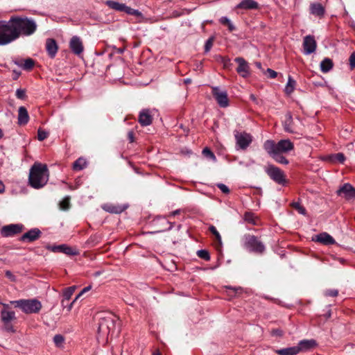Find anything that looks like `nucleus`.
I'll list each match as a JSON object with an SVG mask.
<instances>
[{
  "label": "nucleus",
  "instance_id": "f257e3e1",
  "mask_svg": "<svg viewBox=\"0 0 355 355\" xmlns=\"http://www.w3.org/2000/svg\"><path fill=\"white\" fill-rule=\"evenodd\" d=\"M49 178V171L47 166L36 162L30 169L28 183L31 187L39 189L46 184Z\"/></svg>",
  "mask_w": 355,
  "mask_h": 355
},
{
  "label": "nucleus",
  "instance_id": "f03ea898",
  "mask_svg": "<svg viewBox=\"0 0 355 355\" xmlns=\"http://www.w3.org/2000/svg\"><path fill=\"white\" fill-rule=\"evenodd\" d=\"M98 317V333L107 338L109 336H112L114 333L116 322H119V319L115 314L109 311L99 313Z\"/></svg>",
  "mask_w": 355,
  "mask_h": 355
},
{
  "label": "nucleus",
  "instance_id": "7ed1b4c3",
  "mask_svg": "<svg viewBox=\"0 0 355 355\" xmlns=\"http://www.w3.org/2000/svg\"><path fill=\"white\" fill-rule=\"evenodd\" d=\"M13 29L17 35V38L21 35L30 36L37 30L36 21L31 18L26 17H12L10 18Z\"/></svg>",
  "mask_w": 355,
  "mask_h": 355
},
{
  "label": "nucleus",
  "instance_id": "20e7f679",
  "mask_svg": "<svg viewBox=\"0 0 355 355\" xmlns=\"http://www.w3.org/2000/svg\"><path fill=\"white\" fill-rule=\"evenodd\" d=\"M243 247L250 252L262 254L266 250V246L259 238L252 234H245L243 239Z\"/></svg>",
  "mask_w": 355,
  "mask_h": 355
},
{
  "label": "nucleus",
  "instance_id": "39448f33",
  "mask_svg": "<svg viewBox=\"0 0 355 355\" xmlns=\"http://www.w3.org/2000/svg\"><path fill=\"white\" fill-rule=\"evenodd\" d=\"M17 39L10 19L0 23V46L6 45Z\"/></svg>",
  "mask_w": 355,
  "mask_h": 355
},
{
  "label": "nucleus",
  "instance_id": "423d86ee",
  "mask_svg": "<svg viewBox=\"0 0 355 355\" xmlns=\"http://www.w3.org/2000/svg\"><path fill=\"white\" fill-rule=\"evenodd\" d=\"M10 303L20 308L26 314L37 313L42 307L41 302L37 299L19 300L11 301Z\"/></svg>",
  "mask_w": 355,
  "mask_h": 355
},
{
  "label": "nucleus",
  "instance_id": "0eeeda50",
  "mask_svg": "<svg viewBox=\"0 0 355 355\" xmlns=\"http://www.w3.org/2000/svg\"><path fill=\"white\" fill-rule=\"evenodd\" d=\"M3 309L1 311V320L4 329L8 332L15 331L12 322L16 320L15 313L10 309L8 304H3Z\"/></svg>",
  "mask_w": 355,
  "mask_h": 355
},
{
  "label": "nucleus",
  "instance_id": "6e6552de",
  "mask_svg": "<svg viewBox=\"0 0 355 355\" xmlns=\"http://www.w3.org/2000/svg\"><path fill=\"white\" fill-rule=\"evenodd\" d=\"M234 136L236 140V149L246 150L253 141L251 134L245 131H234Z\"/></svg>",
  "mask_w": 355,
  "mask_h": 355
},
{
  "label": "nucleus",
  "instance_id": "1a4fd4ad",
  "mask_svg": "<svg viewBox=\"0 0 355 355\" xmlns=\"http://www.w3.org/2000/svg\"><path fill=\"white\" fill-rule=\"evenodd\" d=\"M267 175L276 183L284 185L286 184V176L283 171H282L279 168L269 164L266 168L265 170Z\"/></svg>",
  "mask_w": 355,
  "mask_h": 355
},
{
  "label": "nucleus",
  "instance_id": "9d476101",
  "mask_svg": "<svg viewBox=\"0 0 355 355\" xmlns=\"http://www.w3.org/2000/svg\"><path fill=\"white\" fill-rule=\"evenodd\" d=\"M211 94L220 107L225 108L229 106L230 103L227 91L222 90L218 87L212 86Z\"/></svg>",
  "mask_w": 355,
  "mask_h": 355
},
{
  "label": "nucleus",
  "instance_id": "9b49d317",
  "mask_svg": "<svg viewBox=\"0 0 355 355\" xmlns=\"http://www.w3.org/2000/svg\"><path fill=\"white\" fill-rule=\"evenodd\" d=\"M105 3L109 8L116 11L124 12L127 14L136 16L140 15V12L138 10L131 8L124 3H121L112 0L107 1Z\"/></svg>",
  "mask_w": 355,
  "mask_h": 355
},
{
  "label": "nucleus",
  "instance_id": "f8f14e48",
  "mask_svg": "<svg viewBox=\"0 0 355 355\" xmlns=\"http://www.w3.org/2000/svg\"><path fill=\"white\" fill-rule=\"evenodd\" d=\"M24 229L22 224H10L3 226L1 230V234L3 237L13 236L21 233Z\"/></svg>",
  "mask_w": 355,
  "mask_h": 355
},
{
  "label": "nucleus",
  "instance_id": "ddd939ff",
  "mask_svg": "<svg viewBox=\"0 0 355 355\" xmlns=\"http://www.w3.org/2000/svg\"><path fill=\"white\" fill-rule=\"evenodd\" d=\"M317 43L313 36L306 35L304 37L303 49L305 55L314 53L316 50Z\"/></svg>",
  "mask_w": 355,
  "mask_h": 355
},
{
  "label": "nucleus",
  "instance_id": "4468645a",
  "mask_svg": "<svg viewBox=\"0 0 355 355\" xmlns=\"http://www.w3.org/2000/svg\"><path fill=\"white\" fill-rule=\"evenodd\" d=\"M69 48L73 54L78 56L82 55L84 46L81 39L78 36H73L69 41Z\"/></svg>",
  "mask_w": 355,
  "mask_h": 355
},
{
  "label": "nucleus",
  "instance_id": "2eb2a0df",
  "mask_svg": "<svg viewBox=\"0 0 355 355\" xmlns=\"http://www.w3.org/2000/svg\"><path fill=\"white\" fill-rule=\"evenodd\" d=\"M337 193L346 200H352L355 198V188L350 184L345 183L338 190Z\"/></svg>",
  "mask_w": 355,
  "mask_h": 355
},
{
  "label": "nucleus",
  "instance_id": "dca6fc26",
  "mask_svg": "<svg viewBox=\"0 0 355 355\" xmlns=\"http://www.w3.org/2000/svg\"><path fill=\"white\" fill-rule=\"evenodd\" d=\"M234 61L238 64L236 72L242 77L246 78L250 76V66L248 63L241 57L236 58Z\"/></svg>",
  "mask_w": 355,
  "mask_h": 355
},
{
  "label": "nucleus",
  "instance_id": "f3484780",
  "mask_svg": "<svg viewBox=\"0 0 355 355\" xmlns=\"http://www.w3.org/2000/svg\"><path fill=\"white\" fill-rule=\"evenodd\" d=\"M42 232L38 228H33L24 234L19 239L21 242H33L41 236Z\"/></svg>",
  "mask_w": 355,
  "mask_h": 355
},
{
  "label": "nucleus",
  "instance_id": "a211bd4d",
  "mask_svg": "<svg viewBox=\"0 0 355 355\" xmlns=\"http://www.w3.org/2000/svg\"><path fill=\"white\" fill-rule=\"evenodd\" d=\"M45 46L49 56L51 58H55L58 50V46L56 41L54 39L48 38L46 40Z\"/></svg>",
  "mask_w": 355,
  "mask_h": 355
},
{
  "label": "nucleus",
  "instance_id": "6ab92c4d",
  "mask_svg": "<svg viewBox=\"0 0 355 355\" xmlns=\"http://www.w3.org/2000/svg\"><path fill=\"white\" fill-rule=\"evenodd\" d=\"M48 248L50 249L52 252H62L67 255H76L78 254V252L76 250L71 248V247H69V245H65V244L52 246V247H49Z\"/></svg>",
  "mask_w": 355,
  "mask_h": 355
},
{
  "label": "nucleus",
  "instance_id": "aec40b11",
  "mask_svg": "<svg viewBox=\"0 0 355 355\" xmlns=\"http://www.w3.org/2000/svg\"><path fill=\"white\" fill-rule=\"evenodd\" d=\"M259 8V3L254 0H242L235 7L236 9L242 10H257Z\"/></svg>",
  "mask_w": 355,
  "mask_h": 355
},
{
  "label": "nucleus",
  "instance_id": "412c9836",
  "mask_svg": "<svg viewBox=\"0 0 355 355\" xmlns=\"http://www.w3.org/2000/svg\"><path fill=\"white\" fill-rule=\"evenodd\" d=\"M153 120V116L151 114L150 112L148 109L143 110L141 111L139 115V122L143 125H150Z\"/></svg>",
  "mask_w": 355,
  "mask_h": 355
},
{
  "label": "nucleus",
  "instance_id": "4be33fe9",
  "mask_svg": "<svg viewBox=\"0 0 355 355\" xmlns=\"http://www.w3.org/2000/svg\"><path fill=\"white\" fill-rule=\"evenodd\" d=\"M294 148L293 144L289 139H282L277 143V152L287 153Z\"/></svg>",
  "mask_w": 355,
  "mask_h": 355
},
{
  "label": "nucleus",
  "instance_id": "5701e85b",
  "mask_svg": "<svg viewBox=\"0 0 355 355\" xmlns=\"http://www.w3.org/2000/svg\"><path fill=\"white\" fill-rule=\"evenodd\" d=\"M325 12L324 8L320 3H312L310 5V13L314 16L322 18Z\"/></svg>",
  "mask_w": 355,
  "mask_h": 355
},
{
  "label": "nucleus",
  "instance_id": "b1692460",
  "mask_svg": "<svg viewBox=\"0 0 355 355\" xmlns=\"http://www.w3.org/2000/svg\"><path fill=\"white\" fill-rule=\"evenodd\" d=\"M313 240L324 245H331L335 243L334 238L326 232L316 235Z\"/></svg>",
  "mask_w": 355,
  "mask_h": 355
},
{
  "label": "nucleus",
  "instance_id": "393cba45",
  "mask_svg": "<svg viewBox=\"0 0 355 355\" xmlns=\"http://www.w3.org/2000/svg\"><path fill=\"white\" fill-rule=\"evenodd\" d=\"M284 128L285 131L288 132L293 133L295 132L293 119L290 112L286 113L285 115Z\"/></svg>",
  "mask_w": 355,
  "mask_h": 355
},
{
  "label": "nucleus",
  "instance_id": "a878e982",
  "mask_svg": "<svg viewBox=\"0 0 355 355\" xmlns=\"http://www.w3.org/2000/svg\"><path fill=\"white\" fill-rule=\"evenodd\" d=\"M263 146L270 157L277 153V143L276 144L273 140H266Z\"/></svg>",
  "mask_w": 355,
  "mask_h": 355
},
{
  "label": "nucleus",
  "instance_id": "bb28decb",
  "mask_svg": "<svg viewBox=\"0 0 355 355\" xmlns=\"http://www.w3.org/2000/svg\"><path fill=\"white\" fill-rule=\"evenodd\" d=\"M157 225L161 226L160 228L157 230V232L171 230L173 227V224L171 222H169L165 217L161 216H157Z\"/></svg>",
  "mask_w": 355,
  "mask_h": 355
},
{
  "label": "nucleus",
  "instance_id": "cd10ccee",
  "mask_svg": "<svg viewBox=\"0 0 355 355\" xmlns=\"http://www.w3.org/2000/svg\"><path fill=\"white\" fill-rule=\"evenodd\" d=\"M29 121V115L25 107L21 106L18 110V123L20 125H26Z\"/></svg>",
  "mask_w": 355,
  "mask_h": 355
},
{
  "label": "nucleus",
  "instance_id": "c85d7f7f",
  "mask_svg": "<svg viewBox=\"0 0 355 355\" xmlns=\"http://www.w3.org/2000/svg\"><path fill=\"white\" fill-rule=\"evenodd\" d=\"M317 345L315 340H302L300 341L298 345L296 346L299 349V352L301 351H306L315 347Z\"/></svg>",
  "mask_w": 355,
  "mask_h": 355
},
{
  "label": "nucleus",
  "instance_id": "c756f323",
  "mask_svg": "<svg viewBox=\"0 0 355 355\" xmlns=\"http://www.w3.org/2000/svg\"><path fill=\"white\" fill-rule=\"evenodd\" d=\"M103 210L112 214H120L124 211L125 208L120 205L112 204H105L102 206Z\"/></svg>",
  "mask_w": 355,
  "mask_h": 355
},
{
  "label": "nucleus",
  "instance_id": "7c9ffc66",
  "mask_svg": "<svg viewBox=\"0 0 355 355\" xmlns=\"http://www.w3.org/2000/svg\"><path fill=\"white\" fill-rule=\"evenodd\" d=\"M275 353L278 355H297L299 353V349L296 346L276 349Z\"/></svg>",
  "mask_w": 355,
  "mask_h": 355
},
{
  "label": "nucleus",
  "instance_id": "2f4dec72",
  "mask_svg": "<svg viewBox=\"0 0 355 355\" xmlns=\"http://www.w3.org/2000/svg\"><path fill=\"white\" fill-rule=\"evenodd\" d=\"M15 64L25 70H31L35 65V61L32 58H27L15 62Z\"/></svg>",
  "mask_w": 355,
  "mask_h": 355
},
{
  "label": "nucleus",
  "instance_id": "473e14b6",
  "mask_svg": "<svg viewBox=\"0 0 355 355\" xmlns=\"http://www.w3.org/2000/svg\"><path fill=\"white\" fill-rule=\"evenodd\" d=\"M320 67L322 73H327L332 69L334 63L331 59L326 58L320 62Z\"/></svg>",
  "mask_w": 355,
  "mask_h": 355
},
{
  "label": "nucleus",
  "instance_id": "72a5a7b5",
  "mask_svg": "<svg viewBox=\"0 0 355 355\" xmlns=\"http://www.w3.org/2000/svg\"><path fill=\"white\" fill-rule=\"evenodd\" d=\"M243 219L245 222L251 225H257L258 218L252 212H245L243 215Z\"/></svg>",
  "mask_w": 355,
  "mask_h": 355
},
{
  "label": "nucleus",
  "instance_id": "f704fd0d",
  "mask_svg": "<svg viewBox=\"0 0 355 355\" xmlns=\"http://www.w3.org/2000/svg\"><path fill=\"white\" fill-rule=\"evenodd\" d=\"M87 165V161L83 157L78 158L73 164V169L74 171H81L86 168Z\"/></svg>",
  "mask_w": 355,
  "mask_h": 355
},
{
  "label": "nucleus",
  "instance_id": "c9c22d12",
  "mask_svg": "<svg viewBox=\"0 0 355 355\" xmlns=\"http://www.w3.org/2000/svg\"><path fill=\"white\" fill-rule=\"evenodd\" d=\"M296 85V81L291 76H289L288 78V82L285 87V92L287 94H291L293 92L295 87Z\"/></svg>",
  "mask_w": 355,
  "mask_h": 355
},
{
  "label": "nucleus",
  "instance_id": "e433bc0d",
  "mask_svg": "<svg viewBox=\"0 0 355 355\" xmlns=\"http://www.w3.org/2000/svg\"><path fill=\"white\" fill-rule=\"evenodd\" d=\"M75 290H76L75 286L68 287L64 290V291L63 293L64 299L62 300V306H64L65 301H69L70 300V298H71V295H73V293H74Z\"/></svg>",
  "mask_w": 355,
  "mask_h": 355
},
{
  "label": "nucleus",
  "instance_id": "4c0bfd02",
  "mask_svg": "<svg viewBox=\"0 0 355 355\" xmlns=\"http://www.w3.org/2000/svg\"><path fill=\"white\" fill-rule=\"evenodd\" d=\"M272 157L275 159V162L282 164L286 165L289 163L288 160L286 157L282 155V153L277 152Z\"/></svg>",
  "mask_w": 355,
  "mask_h": 355
},
{
  "label": "nucleus",
  "instance_id": "58836bf2",
  "mask_svg": "<svg viewBox=\"0 0 355 355\" xmlns=\"http://www.w3.org/2000/svg\"><path fill=\"white\" fill-rule=\"evenodd\" d=\"M219 21L221 24L227 26L230 32L235 30V26L227 17H220Z\"/></svg>",
  "mask_w": 355,
  "mask_h": 355
},
{
  "label": "nucleus",
  "instance_id": "ea45409f",
  "mask_svg": "<svg viewBox=\"0 0 355 355\" xmlns=\"http://www.w3.org/2000/svg\"><path fill=\"white\" fill-rule=\"evenodd\" d=\"M330 159H331V161L334 163L343 164L345 160V157L343 153H338L331 155Z\"/></svg>",
  "mask_w": 355,
  "mask_h": 355
},
{
  "label": "nucleus",
  "instance_id": "a19ab883",
  "mask_svg": "<svg viewBox=\"0 0 355 355\" xmlns=\"http://www.w3.org/2000/svg\"><path fill=\"white\" fill-rule=\"evenodd\" d=\"M209 230L210 232L215 236L216 240L220 244H221L222 239H221L220 234H219V232L216 230V227H214V225H210L209 227Z\"/></svg>",
  "mask_w": 355,
  "mask_h": 355
},
{
  "label": "nucleus",
  "instance_id": "79ce46f5",
  "mask_svg": "<svg viewBox=\"0 0 355 355\" xmlns=\"http://www.w3.org/2000/svg\"><path fill=\"white\" fill-rule=\"evenodd\" d=\"M197 255L200 259L205 261L210 260V255L207 250H200L197 251Z\"/></svg>",
  "mask_w": 355,
  "mask_h": 355
},
{
  "label": "nucleus",
  "instance_id": "37998d69",
  "mask_svg": "<svg viewBox=\"0 0 355 355\" xmlns=\"http://www.w3.org/2000/svg\"><path fill=\"white\" fill-rule=\"evenodd\" d=\"M53 342L57 347H60L62 346L64 342V338L62 335L57 334L53 337Z\"/></svg>",
  "mask_w": 355,
  "mask_h": 355
},
{
  "label": "nucleus",
  "instance_id": "c03bdc74",
  "mask_svg": "<svg viewBox=\"0 0 355 355\" xmlns=\"http://www.w3.org/2000/svg\"><path fill=\"white\" fill-rule=\"evenodd\" d=\"M69 205H70V202H69V197H65L64 198H63L59 204L60 208L62 210L68 209L69 207Z\"/></svg>",
  "mask_w": 355,
  "mask_h": 355
},
{
  "label": "nucleus",
  "instance_id": "a18cd8bd",
  "mask_svg": "<svg viewBox=\"0 0 355 355\" xmlns=\"http://www.w3.org/2000/svg\"><path fill=\"white\" fill-rule=\"evenodd\" d=\"M292 206L300 214L302 215L306 214V209L302 206L299 202H293Z\"/></svg>",
  "mask_w": 355,
  "mask_h": 355
},
{
  "label": "nucleus",
  "instance_id": "49530a36",
  "mask_svg": "<svg viewBox=\"0 0 355 355\" xmlns=\"http://www.w3.org/2000/svg\"><path fill=\"white\" fill-rule=\"evenodd\" d=\"M91 286H87L85 288H84L81 292L76 296V297L75 298V300L70 304V305L68 306L67 308V310L69 311H71V308H72V305L74 303V302L78 298L80 297L83 293L89 291L90 289H91Z\"/></svg>",
  "mask_w": 355,
  "mask_h": 355
},
{
  "label": "nucleus",
  "instance_id": "de8ad7c7",
  "mask_svg": "<svg viewBox=\"0 0 355 355\" xmlns=\"http://www.w3.org/2000/svg\"><path fill=\"white\" fill-rule=\"evenodd\" d=\"M202 154L207 157H209L210 159H212L214 160L216 159V156L213 153V152L208 148H205L203 150H202Z\"/></svg>",
  "mask_w": 355,
  "mask_h": 355
},
{
  "label": "nucleus",
  "instance_id": "09e8293b",
  "mask_svg": "<svg viewBox=\"0 0 355 355\" xmlns=\"http://www.w3.org/2000/svg\"><path fill=\"white\" fill-rule=\"evenodd\" d=\"M48 135V132L42 129H39L37 130V138L40 141L44 140L45 139L47 138Z\"/></svg>",
  "mask_w": 355,
  "mask_h": 355
},
{
  "label": "nucleus",
  "instance_id": "8fccbe9b",
  "mask_svg": "<svg viewBox=\"0 0 355 355\" xmlns=\"http://www.w3.org/2000/svg\"><path fill=\"white\" fill-rule=\"evenodd\" d=\"M338 294V291L336 289H328L324 291V295L327 297H336Z\"/></svg>",
  "mask_w": 355,
  "mask_h": 355
},
{
  "label": "nucleus",
  "instance_id": "3c124183",
  "mask_svg": "<svg viewBox=\"0 0 355 355\" xmlns=\"http://www.w3.org/2000/svg\"><path fill=\"white\" fill-rule=\"evenodd\" d=\"M214 39L212 37L209 38L205 44V51L209 52L212 47Z\"/></svg>",
  "mask_w": 355,
  "mask_h": 355
},
{
  "label": "nucleus",
  "instance_id": "603ef678",
  "mask_svg": "<svg viewBox=\"0 0 355 355\" xmlns=\"http://www.w3.org/2000/svg\"><path fill=\"white\" fill-rule=\"evenodd\" d=\"M216 186L223 193L228 194L230 193V189L225 184L218 183Z\"/></svg>",
  "mask_w": 355,
  "mask_h": 355
},
{
  "label": "nucleus",
  "instance_id": "864d4df0",
  "mask_svg": "<svg viewBox=\"0 0 355 355\" xmlns=\"http://www.w3.org/2000/svg\"><path fill=\"white\" fill-rule=\"evenodd\" d=\"M16 96L19 99H24L26 98V91L22 89H17L16 91Z\"/></svg>",
  "mask_w": 355,
  "mask_h": 355
},
{
  "label": "nucleus",
  "instance_id": "5fc2aeb1",
  "mask_svg": "<svg viewBox=\"0 0 355 355\" xmlns=\"http://www.w3.org/2000/svg\"><path fill=\"white\" fill-rule=\"evenodd\" d=\"M271 334L275 336H282L283 331L280 329H275L271 331Z\"/></svg>",
  "mask_w": 355,
  "mask_h": 355
},
{
  "label": "nucleus",
  "instance_id": "6e6d98bb",
  "mask_svg": "<svg viewBox=\"0 0 355 355\" xmlns=\"http://www.w3.org/2000/svg\"><path fill=\"white\" fill-rule=\"evenodd\" d=\"M267 73H268V76L270 78H275L277 76V73L271 69H267Z\"/></svg>",
  "mask_w": 355,
  "mask_h": 355
},
{
  "label": "nucleus",
  "instance_id": "4d7b16f0",
  "mask_svg": "<svg viewBox=\"0 0 355 355\" xmlns=\"http://www.w3.org/2000/svg\"><path fill=\"white\" fill-rule=\"evenodd\" d=\"M349 64L352 68H355V53H352L349 57Z\"/></svg>",
  "mask_w": 355,
  "mask_h": 355
},
{
  "label": "nucleus",
  "instance_id": "13d9d810",
  "mask_svg": "<svg viewBox=\"0 0 355 355\" xmlns=\"http://www.w3.org/2000/svg\"><path fill=\"white\" fill-rule=\"evenodd\" d=\"M6 276L8 278H9L10 279H11L12 281H15V276L12 275V273L10 270L6 271Z\"/></svg>",
  "mask_w": 355,
  "mask_h": 355
},
{
  "label": "nucleus",
  "instance_id": "bf43d9fd",
  "mask_svg": "<svg viewBox=\"0 0 355 355\" xmlns=\"http://www.w3.org/2000/svg\"><path fill=\"white\" fill-rule=\"evenodd\" d=\"M128 137L130 142H131V143L133 142L134 141V132L132 131L128 132Z\"/></svg>",
  "mask_w": 355,
  "mask_h": 355
},
{
  "label": "nucleus",
  "instance_id": "052dcab7",
  "mask_svg": "<svg viewBox=\"0 0 355 355\" xmlns=\"http://www.w3.org/2000/svg\"><path fill=\"white\" fill-rule=\"evenodd\" d=\"M6 187L2 181L0 180V193L5 192Z\"/></svg>",
  "mask_w": 355,
  "mask_h": 355
},
{
  "label": "nucleus",
  "instance_id": "680f3d73",
  "mask_svg": "<svg viewBox=\"0 0 355 355\" xmlns=\"http://www.w3.org/2000/svg\"><path fill=\"white\" fill-rule=\"evenodd\" d=\"M180 209H177L173 212H171L169 215H168V217H171V216H175L178 214H179L180 213Z\"/></svg>",
  "mask_w": 355,
  "mask_h": 355
},
{
  "label": "nucleus",
  "instance_id": "e2e57ef3",
  "mask_svg": "<svg viewBox=\"0 0 355 355\" xmlns=\"http://www.w3.org/2000/svg\"><path fill=\"white\" fill-rule=\"evenodd\" d=\"M250 100H251V101H253V102H254L255 103H257V104L258 103L257 98V97L255 96V95H254V94H250Z\"/></svg>",
  "mask_w": 355,
  "mask_h": 355
},
{
  "label": "nucleus",
  "instance_id": "0e129e2a",
  "mask_svg": "<svg viewBox=\"0 0 355 355\" xmlns=\"http://www.w3.org/2000/svg\"><path fill=\"white\" fill-rule=\"evenodd\" d=\"M226 288H227V289L232 290L234 292H235V291H236V288H232V287H231V286H227Z\"/></svg>",
  "mask_w": 355,
  "mask_h": 355
},
{
  "label": "nucleus",
  "instance_id": "69168bd1",
  "mask_svg": "<svg viewBox=\"0 0 355 355\" xmlns=\"http://www.w3.org/2000/svg\"><path fill=\"white\" fill-rule=\"evenodd\" d=\"M14 72H15V76L14 77V79H17V78L19 77V74H20V73H17V72H15V71H14Z\"/></svg>",
  "mask_w": 355,
  "mask_h": 355
},
{
  "label": "nucleus",
  "instance_id": "338daca9",
  "mask_svg": "<svg viewBox=\"0 0 355 355\" xmlns=\"http://www.w3.org/2000/svg\"><path fill=\"white\" fill-rule=\"evenodd\" d=\"M3 137V133L2 130L0 128V139H1Z\"/></svg>",
  "mask_w": 355,
  "mask_h": 355
},
{
  "label": "nucleus",
  "instance_id": "774afa93",
  "mask_svg": "<svg viewBox=\"0 0 355 355\" xmlns=\"http://www.w3.org/2000/svg\"><path fill=\"white\" fill-rule=\"evenodd\" d=\"M256 66L258 67V68H261V64L260 62H256Z\"/></svg>",
  "mask_w": 355,
  "mask_h": 355
}]
</instances>
